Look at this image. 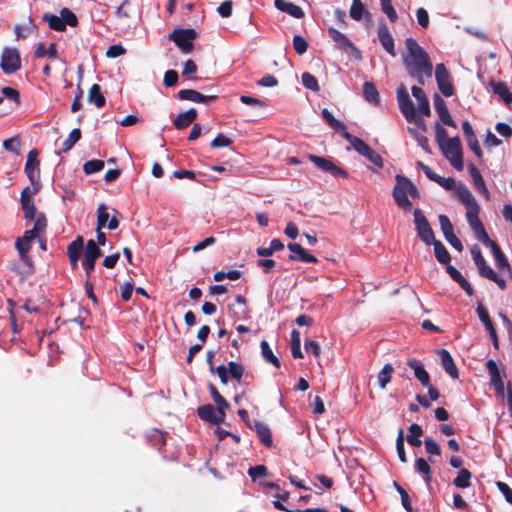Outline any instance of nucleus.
Instances as JSON below:
<instances>
[{
    "mask_svg": "<svg viewBox=\"0 0 512 512\" xmlns=\"http://www.w3.org/2000/svg\"><path fill=\"white\" fill-rule=\"evenodd\" d=\"M377 36L383 49L392 57L396 56L394 38L386 23H380L377 29Z\"/></svg>",
    "mask_w": 512,
    "mask_h": 512,
    "instance_id": "14",
    "label": "nucleus"
},
{
    "mask_svg": "<svg viewBox=\"0 0 512 512\" xmlns=\"http://www.w3.org/2000/svg\"><path fill=\"white\" fill-rule=\"evenodd\" d=\"M321 115L326 123L336 132L340 133L341 136L347 131L346 125L342 121L337 120L327 108L322 109Z\"/></svg>",
    "mask_w": 512,
    "mask_h": 512,
    "instance_id": "35",
    "label": "nucleus"
},
{
    "mask_svg": "<svg viewBox=\"0 0 512 512\" xmlns=\"http://www.w3.org/2000/svg\"><path fill=\"white\" fill-rule=\"evenodd\" d=\"M46 227H47V219L43 213H40L34 222L33 228L30 230L34 231V233L37 236H39L41 233H43L46 230Z\"/></svg>",
    "mask_w": 512,
    "mask_h": 512,
    "instance_id": "60",
    "label": "nucleus"
},
{
    "mask_svg": "<svg viewBox=\"0 0 512 512\" xmlns=\"http://www.w3.org/2000/svg\"><path fill=\"white\" fill-rule=\"evenodd\" d=\"M274 5L278 10L285 12L292 17H295V18L304 17V12H303L302 8L298 5H295L294 3L287 2L285 0H275Z\"/></svg>",
    "mask_w": 512,
    "mask_h": 512,
    "instance_id": "29",
    "label": "nucleus"
},
{
    "mask_svg": "<svg viewBox=\"0 0 512 512\" xmlns=\"http://www.w3.org/2000/svg\"><path fill=\"white\" fill-rule=\"evenodd\" d=\"M476 311H477L480 321L484 324L485 328L487 329V331L490 335L493 346L495 347V349H498L499 348L498 336H497L496 330L494 328V325L490 319L487 309L482 305H478Z\"/></svg>",
    "mask_w": 512,
    "mask_h": 512,
    "instance_id": "18",
    "label": "nucleus"
},
{
    "mask_svg": "<svg viewBox=\"0 0 512 512\" xmlns=\"http://www.w3.org/2000/svg\"><path fill=\"white\" fill-rule=\"evenodd\" d=\"M301 80H302V84L305 88H307L313 92H318L320 90L318 80L311 73L304 72L301 76Z\"/></svg>",
    "mask_w": 512,
    "mask_h": 512,
    "instance_id": "51",
    "label": "nucleus"
},
{
    "mask_svg": "<svg viewBox=\"0 0 512 512\" xmlns=\"http://www.w3.org/2000/svg\"><path fill=\"white\" fill-rule=\"evenodd\" d=\"M363 95L366 101L370 103L377 105L380 102L379 92L372 82H365L363 84Z\"/></svg>",
    "mask_w": 512,
    "mask_h": 512,
    "instance_id": "43",
    "label": "nucleus"
},
{
    "mask_svg": "<svg viewBox=\"0 0 512 512\" xmlns=\"http://www.w3.org/2000/svg\"><path fill=\"white\" fill-rule=\"evenodd\" d=\"M3 147L14 154H20L21 141L19 136H14L12 138L6 139L3 141Z\"/></svg>",
    "mask_w": 512,
    "mask_h": 512,
    "instance_id": "55",
    "label": "nucleus"
},
{
    "mask_svg": "<svg viewBox=\"0 0 512 512\" xmlns=\"http://www.w3.org/2000/svg\"><path fill=\"white\" fill-rule=\"evenodd\" d=\"M308 159L321 171L329 173L333 177L348 178L349 176L348 172L344 168L338 166L328 158L317 156L314 154H309Z\"/></svg>",
    "mask_w": 512,
    "mask_h": 512,
    "instance_id": "11",
    "label": "nucleus"
},
{
    "mask_svg": "<svg viewBox=\"0 0 512 512\" xmlns=\"http://www.w3.org/2000/svg\"><path fill=\"white\" fill-rule=\"evenodd\" d=\"M81 139V130L79 128H74L69 133L67 139L62 143L61 151L63 153L68 152L72 149V147Z\"/></svg>",
    "mask_w": 512,
    "mask_h": 512,
    "instance_id": "48",
    "label": "nucleus"
},
{
    "mask_svg": "<svg viewBox=\"0 0 512 512\" xmlns=\"http://www.w3.org/2000/svg\"><path fill=\"white\" fill-rule=\"evenodd\" d=\"M209 391L213 401L217 405V411L219 413L225 412L226 409L229 408V403L226 401V399L219 393L213 384H209Z\"/></svg>",
    "mask_w": 512,
    "mask_h": 512,
    "instance_id": "45",
    "label": "nucleus"
},
{
    "mask_svg": "<svg viewBox=\"0 0 512 512\" xmlns=\"http://www.w3.org/2000/svg\"><path fill=\"white\" fill-rule=\"evenodd\" d=\"M395 179L396 185L393 188L392 196L400 208H402L404 211H410L412 208V203L409 200L407 194H410L413 198H419V191L416 185L407 177L396 175Z\"/></svg>",
    "mask_w": 512,
    "mask_h": 512,
    "instance_id": "3",
    "label": "nucleus"
},
{
    "mask_svg": "<svg viewBox=\"0 0 512 512\" xmlns=\"http://www.w3.org/2000/svg\"><path fill=\"white\" fill-rule=\"evenodd\" d=\"M349 15L355 21H361L364 16L368 20L371 19V13L366 10L361 0H352Z\"/></svg>",
    "mask_w": 512,
    "mask_h": 512,
    "instance_id": "33",
    "label": "nucleus"
},
{
    "mask_svg": "<svg viewBox=\"0 0 512 512\" xmlns=\"http://www.w3.org/2000/svg\"><path fill=\"white\" fill-rule=\"evenodd\" d=\"M253 429L262 444L266 447H271L273 445L272 434L270 428L261 421H253Z\"/></svg>",
    "mask_w": 512,
    "mask_h": 512,
    "instance_id": "27",
    "label": "nucleus"
},
{
    "mask_svg": "<svg viewBox=\"0 0 512 512\" xmlns=\"http://www.w3.org/2000/svg\"><path fill=\"white\" fill-rule=\"evenodd\" d=\"M84 248V239L82 236H77L67 247V256L72 267H77L80 259L81 251Z\"/></svg>",
    "mask_w": 512,
    "mask_h": 512,
    "instance_id": "25",
    "label": "nucleus"
},
{
    "mask_svg": "<svg viewBox=\"0 0 512 512\" xmlns=\"http://www.w3.org/2000/svg\"><path fill=\"white\" fill-rule=\"evenodd\" d=\"M197 413L202 420L211 424H220L224 422L226 417V412L219 413L211 404H205L198 407Z\"/></svg>",
    "mask_w": 512,
    "mask_h": 512,
    "instance_id": "15",
    "label": "nucleus"
},
{
    "mask_svg": "<svg viewBox=\"0 0 512 512\" xmlns=\"http://www.w3.org/2000/svg\"><path fill=\"white\" fill-rule=\"evenodd\" d=\"M102 256V251L97 245L96 241L90 239L87 241L86 246L84 248V257L83 260L96 262L98 258Z\"/></svg>",
    "mask_w": 512,
    "mask_h": 512,
    "instance_id": "37",
    "label": "nucleus"
},
{
    "mask_svg": "<svg viewBox=\"0 0 512 512\" xmlns=\"http://www.w3.org/2000/svg\"><path fill=\"white\" fill-rule=\"evenodd\" d=\"M407 365L413 369L414 376L419 380V382L424 387H429L430 383V375L424 368L422 364L419 363L416 359H409L407 360Z\"/></svg>",
    "mask_w": 512,
    "mask_h": 512,
    "instance_id": "28",
    "label": "nucleus"
},
{
    "mask_svg": "<svg viewBox=\"0 0 512 512\" xmlns=\"http://www.w3.org/2000/svg\"><path fill=\"white\" fill-rule=\"evenodd\" d=\"M394 368L390 363L383 366L382 370L378 373V382L381 389H385L387 384L391 382V375Z\"/></svg>",
    "mask_w": 512,
    "mask_h": 512,
    "instance_id": "49",
    "label": "nucleus"
},
{
    "mask_svg": "<svg viewBox=\"0 0 512 512\" xmlns=\"http://www.w3.org/2000/svg\"><path fill=\"white\" fill-rule=\"evenodd\" d=\"M437 354L439 355V357L441 359V366L445 370V372L452 379H458L459 371H458V368H457L450 352L446 349H439V350H437Z\"/></svg>",
    "mask_w": 512,
    "mask_h": 512,
    "instance_id": "21",
    "label": "nucleus"
},
{
    "mask_svg": "<svg viewBox=\"0 0 512 512\" xmlns=\"http://www.w3.org/2000/svg\"><path fill=\"white\" fill-rule=\"evenodd\" d=\"M88 102L93 103L97 108H102L106 99L101 92V87L98 84H93L88 91Z\"/></svg>",
    "mask_w": 512,
    "mask_h": 512,
    "instance_id": "38",
    "label": "nucleus"
},
{
    "mask_svg": "<svg viewBox=\"0 0 512 512\" xmlns=\"http://www.w3.org/2000/svg\"><path fill=\"white\" fill-rule=\"evenodd\" d=\"M0 67L5 74H13L21 69V57L18 49L5 47L1 54Z\"/></svg>",
    "mask_w": 512,
    "mask_h": 512,
    "instance_id": "10",
    "label": "nucleus"
},
{
    "mask_svg": "<svg viewBox=\"0 0 512 512\" xmlns=\"http://www.w3.org/2000/svg\"><path fill=\"white\" fill-rule=\"evenodd\" d=\"M393 485H394L395 489L397 490V492L400 494L401 504L404 507V509L407 512H412V506H411L409 494L407 493V491L396 481L393 482Z\"/></svg>",
    "mask_w": 512,
    "mask_h": 512,
    "instance_id": "54",
    "label": "nucleus"
},
{
    "mask_svg": "<svg viewBox=\"0 0 512 512\" xmlns=\"http://www.w3.org/2000/svg\"><path fill=\"white\" fill-rule=\"evenodd\" d=\"M397 100L401 113L408 122H415L419 127H425L422 118L416 117V111L406 87L401 84L397 89Z\"/></svg>",
    "mask_w": 512,
    "mask_h": 512,
    "instance_id": "6",
    "label": "nucleus"
},
{
    "mask_svg": "<svg viewBox=\"0 0 512 512\" xmlns=\"http://www.w3.org/2000/svg\"><path fill=\"white\" fill-rule=\"evenodd\" d=\"M416 18L419 26L426 29L429 26L430 18L427 10L423 7H420L416 10Z\"/></svg>",
    "mask_w": 512,
    "mask_h": 512,
    "instance_id": "63",
    "label": "nucleus"
},
{
    "mask_svg": "<svg viewBox=\"0 0 512 512\" xmlns=\"http://www.w3.org/2000/svg\"><path fill=\"white\" fill-rule=\"evenodd\" d=\"M490 86L492 88L493 93H495L499 97H501V99L505 102V104L509 105L512 103V92L510 91L506 82L491 81Z\"/></svg>",
    "mask_w": 512,
    "mask_h": 512,
    "instance_id": "30",
    "label": "nucleus"
},
{
    "mask_svg": "<svg viewBox=\"0 0 512 512\" xmlns=\"http://www.w3.org/2000/svg\"><path fill=\"white\" fill-rule=\"evenodd\" d=\"M415 229L420 240L426 245H431L434 242L435 235L431 228L429 221L420 209L413 211Z\"/></svg>",
    "mask_w": 512,
    "mask_h": 512,
    "instance_id": "9",
    "label": "nucleus"
},
{
    "mask_svg": "<svg viewBox=\"0 0 512 512\" xmlns=\"http://www.w3.org/2000/svg\"><path fill=\"white\" fill-rule=\"evenodd\" d=\"M261 354L264 360L267 363L272 364L276 368H280L281 364L277 356L274 355L272 349L270 348L268 342L266 340H262L260 343Z\"/></svg>",
    "mask_w": 512,
    "mask_h": 512,
    "instance_id": "42",
    "label": "nucleus"
},
{
    "mask_svg": "<svg viewBox=\"0 0 512 512\" xmlns=\"http://www.w3.org/2000/svg\"><path fill=\"white\" fill-rule=\"evenodd\" d=\"M415 472L422 475L423 480L426 484H430L432 481V469L424 458H417L414 465Z\"/></svg>",
    "mask_w": 512,
    "mask_h": 512,
    "instance_id": "36",
    "label": "nucleus"
},
{
    "mask_svg": "<svg viewBox=\"0 0 512 512\" xmlns=\"http://www.w3.org/2000/svg\"><path fill=\"white\" fill-rule=\"evenodd\" d=\"M468 169L475 188L478 189L486 197V199H489L490 192L487 189L485 181L479 170L473 164H470Z\"/></svg>",
    "mask_w": 512,
    "mask_h": 512,
    "instance_id": "31",
    "label": "nucleus"
},
{
    "mask_svg": "<svg viewBox=\"0 0 512 512\" xmlns=\"http://www.w3.org/2000/svg\"><path fill=\"white\" fill-rule=\"evenodd\" d=\"M119 20L125 21L135 17L136 10L132 7L130 0H124L115 12Z\"/></svg>",
    "mask_w": 512,
    "mask_h": 512,
    "instance_id": "40",
    "label": "nucleus"
},
{
    "mask_svg": "<svg viewBox=\"0 0 512 512\" xmlns=\"http://www.w3.org/2000/svg\"><path fill=\"white\" fill-rule=\"evenodd\" d=\"M471 255L474 260L475 265L478 268L479 274L482 277L487 278L489 276V273L494 272V270L486 263L483 255H482L481 249L479 248L478 245L475 244L471 248Z\"/></svg>",
    "mask_w": 512,
    "mask_h": 512,
    "instance_id": "24",
    "label": "nucleus"
},
{
    "mask_svg": "<svg viewBox=\"0 0 512 512\" xmlns=\"http://www.w3.org/2000/svg\"><path fill=\"white\" fill-rule=\"evenodd\" d=\"M290 347H291L292 356L295 359L303 358V354H302V351H301L300 333H299V331L297 329H293L291 331V344H290Z\"/></svg>",
    "mask_w": 512,
    "mask_h": 512,
    "instance_id": "47",
    "label": "nucleus"
},
{
    "mask_svg": "<svg viewBox=\"0 0 512 512\" xmlns=\"http://www.w3.org/2000/svg\"><path fill=\"white\" fill-rule=\"evenodd\" d=\"M433 103L441 122L449 127H456L455 121L452 119L447 108L446 102L439 94H434Z\"/></svg>",
    "mask_w": 512,
    "mask_h": 512,
    "instance_id": "16",
    "label": "nucleus"
},
{
    "mask_svg": "<svg viewBox=\"0 0 512 512\" xmlns=\"http://www.w3.org/2000/svg\"><path fill=\"white\" fill-rule=\"evenodd\" d=\"M244 374V366L238 362L230 361L229 362V375L231 378L236 380L238 383L241 382V379Z\"/></svg>",
    "mask_w": 512,
    "mask_h": 512,
    "instance_id": "53",
    "label": "nucleus"
},
{
    "mask_svg": "<svg viewBox=\"0 0 512 512\" xmlns=\"http://www.w3.org/2000/svg\"><path fill=\"white\" fill-rule=\"evenodd\" d=\"M345 140H347L354 150L360 154L361 156H366L369 151L372 149L368 144H366L362 139L351 135L348 131H346L343 136Z\"/></svg>",
    "mask_w": 512,
    "mask_h": 512,
    "instance_id": "32",
    "label": "nucleus"
},
{
    "mask_svg": "<svg viewBox=\"0 0 512 512\" xmlns=\"http://www.w3.org/2000/svg\"><path fill=\"white\" fill-rule=\"evenodd\" d=\"M435 79L438 89L445 97H450L454 94L455 90L451 81V75L443 63L436 65Z\"/></svg>",
    "mask_w": 512,
    "mask_h": 512,
    "instance_id": "12",
    "label": "nucleus"
},
{
    "mask_svg": "<svg viewBox=\"0 0 512 512\" xmlns=\"http://www.w3.org/2000/svg\"><path fill=\"white\" fill-rule=\"evenodd\" d=\"M486 367L490 375L491 385L494 387L496 394L503 396L504 383L496 362L493 359H489L486 362Z\"/></svg>",
    "mask_w": 512,
    "mask_h": 512,
    "instance_id": "17",
    "label": "nucleus"
},
{
    "mask_svg": "<svg viewBox=\"0 0 512 512\" xmlns=\"http://www.w3.org/2000/svg\"><path fill=\"white\" fill-rule=\"evenodd\" d=\"M440 149L456 170L461 171L463 169L462 145L458 136L448 138L445 143H440Z\"/></svg>",
    "mask_w": 512,
    "mask_h": 512,
    "instance_id": "5",
    "label": "nucleus"
},
{
    "mask_svg": "<svg viewBox=\"0 0 512 512\" xmlns=\"http://www.w3.org/2000/svg\"><path fill=\"white\" fill-rule=\"evenodd\" d=\"M457 195L467 208L466 219L476 238L482 243L489 241V236L479 218L480 206L471 191L466 186L461 185L457 188Z\"/></svg>",
    "mask_w": 512,
    "mask_h": 512,
    "instance_id": "2",
    "label": "nucleus"
},
{
    "mask_svg": "<svg viewBox=\"0 0 512 512\" xmlns=\"http://www.w3.org/2000/svg\"><path fill=\"white\" fill-rule=\"evenodd\" d=\"M165 435V432L158 429H153L147 433L146 438L153 446H155L158 450H161V448L166 443Z\"/></svg>",
    "mask_w": 512,
    "mask_h": 512,
    "instance_id": "46",
    "label": "nucleus"
},
{
    "mask_svg": "<svg viewBox=\"0 0 512 512\" xmlns=\"http://www.w3.org/2000/svg\"><path fill=\"white\" fill-rule=\"evenodd\" d=\"M423 434V429L419 424L413 423L409 426V435L407 441L411 446L419 447L422 442L419 439Z\"/></svg>",
    "mask_w": 512,
    "mask_h": 512,
    "instance_id": "44",
    "label": "nucleus"
},
{
    "mask_svg": "<svg viewBox=\"0 0 512 512\" xmlns=\"http://www.w3.org/2000/svg\"><path fill=\"white\" fill-rule=\"evenodd\" d=\"M328 34L337 44L338 48L345 51L350 48H354L353 43L349 40V38L345 34L338 31L337 29L330 27L328 29Z\"/></svg>",
    "mask_w": 512,
    "mask_h": 512,
    "instance_id": "34",
    "label": "nucleus"
},
{
    "mask_svg": "<svg viewBox=\"0 0 512 512\" xmlns=\"http://www.w3.org/2000/svg\"><path fill=\"white\" fill-rule=\"evenodd\" d=\"M396 450H397L399 460L402 463H406L407 457H406L405 448H404V432L402 429L399 430L397 438H396Z\"/></svg>",
    "mask_w": 512,
    "mask_h": 512,
    "instance_id": "56",
    "label": "nucleus"
},
{
    "mask_svg": "<svg viewBox=\"0 0 512 512\" xmlns=\"http://www.w3.org/2000/svg\"><path fill=\"white\" fill-rule=\"evenodd\" d=\"M37 157H38V151L36 149L29 151V153L27 155V161L25 164V168H24L25 173L32 184L38 178L39 171H40V168H39L40 163H39V160L37 159Z\"/></svg>",
    "mask_w": 512,
    "mask_h": 512,
    "instance_id": "19",
    "label": "nucleus"
},
{
    "mask_svg": "<svg viewBox=\"0 0 512 512\" xmlns=\"http://www.w3.org/2000/svg\"><path fill=\"white\" fill-rule=\"evenodd\" d=\"M109 221V213L104 203L100 204L97 209V226L104 228Z\"/></svg>",
    "mask_w": 512,
    "mask_h": 512,
    "instance_id": "58",
    "label": "nucleus"
},
{
    "mask_svg": "<svg viewBox=\"0 0 512 512\" xmlns=\"http://www.w3.org/2000/svg\"><path fill=\"white\" fill-rule=\"evenodd\" d=\"M288 249L295 253L296 255L294 254H291L289 255V260L291 261H302V262H306V263H317L318 262V259L308 253L300 244L298 243H289L287 245Z\"/></svg>",
    "mask_w": 512,
    "mask_h": 512,
    "instance_id": "22",
    "label": "nucleus"
},
{
    "mask_svg": "<svg viewBox=\"0 0 512 512\" xmlns=\"http://www.w3.org/2000/svg\"><path fill=\"white\" fill-rule=\"evenodd\" d=\"M438 219L441 231L447 242L457 251L461 252L463 250V245L459 238L454 234L453 225L450 219L444 214L439 215Z\"/></svg>",
    "mask_w": 512,
    "mask_h": 512,
    "instance_id": "13",
    "label": "nucleus"
},
{
    "mask_svg": "<svg viewBox=\"0 0 512 512\" xmlns=\"http://www.w3.org/2000/svg\"><path fill=\"white\" fill-rule=\"evenodd\" d=\"M104 165L105 163L103 160H89L83 165V171L87 175L94 174L100 172L104 168Z\"/></svg>",
    "mask_w": 512,
    "mask_h": 512,
    "instance_id": "52",
    "label": "nucleus"
},
{
    "mask_svg": "<svg viewBox=\"0 0 512 512\" xmlns=\"http://www.w3.org/2000/svg\"><path fill=\"white\" fill-rule=\"evenodd\" d=\"M197 110L190 108L184 113H180L173 121V125L176 129L182 130L189 127L197 118Z\"/></svg>",
    "mask_w": 512,
    "mask_h": 512,
    "instance_id": "26",
    "label": "nucleus"
},
{
    "mask_svg": "<svg viewBox=\"0 0 512 512\" xmlns=\"http://www.w3.org/2000/svg\"><path fill=\"white\" fill-rule=\"evenodd\" d=\"M38 236L34 231L26 230L22 237H18L15 241V248L19 254L21 261L30 269L34 268V262L29 252L34 240Z\"/></svg>",
    "mask_w": 512,
    "mask_h": 512,
    "instance_id": "7",
    "label": "nucleus"
},
{
    "mask_svg": "<svg viewBox=\"0 0 512 512\" xmlns=\"http://www.w3.org/2000/svg\"><path fill=\"white\" fill-rule=\"evenodd\" d=\"M21 207H22L25 219L33 220L35 218L37 209L34 204V200L22 201Z\"/></svg>",
    "mask_w": 512,
    "mask_h": 512,
    "instance_id": "57",
    "label": "nucleus"
},
{
    "mask_svg": "<svg viewBox=\"0 0 512 512\" xmlns=\"http://www.w3.org/2000/svg\"><path fill=\"white\" fill-rule=\"evenodd\" d=\"M232 140L226 137L224 134H218L210 143L212 148H222L227 147L232 144Z\"/></svg>",
    "mask_w": 512,
    "mask_h": 512,
    "instance_id": "64",
    "label": "nucleus"
},
{
    "mask_svg": "<svg viewBox=\"0 0 512 512\" xmlns=\"http://www.w3.org/2000/svg\"><path fill=\"white\" fill-rule=\"evenodd\" d=\"M472 473L466 469L461 468L458 475L453 479V485L457 488L465 489L471 485Z\"/></svg>",
    "mask_w": 512,
    "mask_h": 512,
    "instance_id": "41",
    "label": "nucleus"
},
{
    "mask_svg": "<svg viewBox=\"0 0 512 512\" xmlns=\"http://www.w3.org/2000/svg\"><path fill=\"white\" fill-rule=\"evenodd\" d=\"M431 244L434 246V254L437 261L443 265L450 263L451 255L444 244L439 240H435Z\"/></svg>",
    "mask_w": 512,
    "mask_h": 512,
    "instance_id": "39",
    "label": "nucleus"
},
{
    "mask_svg": "<svg viewBox=\"0 0 512 512\" xmlns=\"http://www.w3.org/2000/svg\"><path fill=\"white\" fill-rule=\"evenodd\" d=\"M248 475L255 481L259 477L267 476L268 470L265 465H256L248 469Z\"/></svg>",
    "mask_w": 512,
    "mask_h": 512,
    "instance_id": "62",
    "label": "nucleus"
},
{
    "mask_svg": "<svg viewBox=\"0 0 512 512\" xmlns=\"http://www.w3.org/2000/svg\"><path fill=\"white\" fill-rule=\"evenodd\" d=\"M407 53L403 54V64L410 77L414 78L418 84L424 85V78H431L433 65L428 53L412 37L405 40Z\"/></svg>",
    "mask_w": 512,
    "mask_h": 512,
    "instance_id": "1",
    "label": "nucleus"
},
{
    "mask_svg": "<svg viewBox=\"0 0 512 512\" xmlns=\"http://www.w3.org/2000/svg\"><path fill=\"white\" fill-rule=\"evenodd\" d=\"M32 29H33L32 19L29 18L28 25H16L14 27V32L16 34L17 39L26 38L28 35L31 34Z\"/></svg>",
    "mask_w": 512,
    "mask_h": 512,
    "instance_id": "61",
    "label": "nucleus"
},
{
    "mask_svg": "<svg viewBox=\"0 0 512 512\" xmlns=\"http://www.w3.org/2000/svg\"><path fill=\"white\" fill-rule=\"evenodd\" d=\"M293 48L298 55H303L308 49V42L301 35H294Z\"/></svg>",
    "mask_w": 512,
    "mask_h": 512,
    "instance_id": "59",
    "label": "nucleus"
},
{
    "mask_svg": "<svg viewBox=\"0 0 512 512\" xmlns=\"http://www.w3.org/2000/svg\"><path fill=\"white\" fill-rule=\"evenodd\" d=\"M196 37L197 33L192 28L175 29L169 34V39L172 40L184 54H189L193 50V40Z\"/></svg>",
    "mask_w": 512,
    "mask_h": 512,
    "instance_id": "8",
    "label": "nucleus"
},
{
    "mask_svg": "<svg viewBox=\"0 0 512 512\" xmlns=\"http://www.w3.org/2000/svg\"><path fill=\"white\" fill-rule=\"evenodd\" d=\"M177 97L180 100H187L196 103H207L217 98L216 95H204L193 89H182L178 92Z\"/></svg>",
    "mask_w": 512,
    "mask_h": 512,
    "instance_id": "23",
    "label": "nucleus"
},
{
    "mask_svg": "<svg viewBox=\"0 0 512 512\" xmlns=\"http://www.w3.org/2000/svg\"><path fill=\"white\" fill-rule=\"evenodd\" d=\"M42 19L44 22L48 23L50 29L57 32L65 31L67 25L71 27H76L78 25L76 15L68 8L61 9L60 17L55 14L44 13Z\"/></svg>",
    "mask_w": 512,
    "mask_h": 512,
    "instance_id": "4",
    "label": "nucleus"
},
{
    "mask_svg": "<svg viewBox=\"0 0 512 512\" xmlns=\"http://www.w3.org/2000/svg\"><path fill=\"white\" fill-rule=\"evenodd\" d=\"M382 12L387 16L390 22L395 23L398 20L396 10L392 5V0H379Z\"/></svg>",
    "mask_w": 512,
    "mask_h": 512,
    "instance_id": "50",
    "label": "nucleus"
},
{
    "mask_svg": "<svg viewBox=\"0 0 512 512\" xmlns=\"http://www.w3.org/2000/svg\"><path fill=\"white\" fill-rule=\"evenodd\" d=\"M238 307L233 304L228 305V312L234 320L247 319L250 317V311L247 307V301L244 296L238 295L235 298Z\"/></svg>",
    "mask_w": 512,
    "mask_h": 512,
    "instance_id": "20",
    "label": "nucleus"
}]
</instances>
